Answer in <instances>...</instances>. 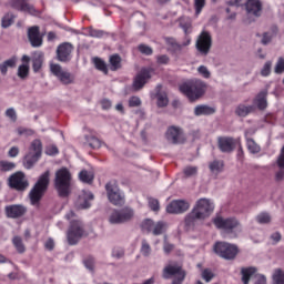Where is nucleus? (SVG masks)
I'll use <instances>...</instances> for the list:
<instances>
[{"label":"nucleus","mask_w":284,"mask_h":284,"mask_svg":"<svg viewBox=\"0 0 284 284\" xmlns=\"http://www.w3.org/2000/svg\"><path fill=\"white\" fill-rule=\"evenodd\" d=\"M214 201L207 197L199 199L192 211L185 216V226L191 229L199 224V221H205L214 214Z\"/></svg>","instance_id":"nucleus-1"},{"label":"nucleus","mask_w":284,"mask_h":284,"mask_svg":"<svg viewBox=\"0 0 284 284\" xmlns=\"http://www.w3.org/2000/svg\"><path fill=\"white\" fill-rule=\"evenodd\" d=\"M205 82L201 80H191L182 83L179 87V90L191 101H196V99H201V97L205 94Z\"/></svg>","instance_id":"nucleus-2"},{"label":"nucleus","mask_w":284,"mask_h":284,"mask_svg":"<svg viewBox=\"0 0 284 284\" xmlns=\"http://www.w3.org/2000/svg\"><path fill=\"white\" fill-rule=\"evenodd\" d=\"M48 185H50V171H45L40 175L38 182L30 191L29 199L31 201V205H34L36 207L39 206V202L43 197V194H45Z\"/></svg>","instance_id":"nucleus-3"},{"label":"nucleus","mask_w":284,"mask_h":284,"mask_svg":"<svg viewBox=\"0 0 284 284\" xmlns=\"http://www.w3.org/2000/svg\"><path fill=\"white\" fill-rule=\"evenodd\" d=\"M213 223L217 230H223L226 234L236 236L243 232V227L236 217L215 216Z\"/></svg>","instance_id":"nucleus-4"},{"label":"nucleus","mask_w":284,"mask_h":284,"mask_svg":"<svg viewBox=\"0 0 284 284\" xmlns=\"http://www.w3.org/2000/svg\"><path fill=\"white\" fill-rule=\"evenodd\" d=\"M71 181L72 175L68 169L62 168L55 172L54 185L60 196H68L70 194Z\"/></svg>","instance_id":"nucleus-5"},{"label":"nucleus","mask_w":284,"mask_h":284,"mask_svg":"<svg viewBox=\"0 0 284 284\" xmlns=\"http://www.w3.org/2000/svg\"><path fill=\"white\" fill-rule=\"evenodd\" d=\"M227 6L231 8H245L248 17H258L263 12V2L261 0H230Z\"/></svg>","instance_id":"nucleus-6"},{"label":"nucleus","mask_w":284,"mask_h":284,"mask_svg":"<svg viewBox=\"0 0 284 284\" xmlns=\"http://www.w3.org/2000/svg\"><path fill=\"white\" fill-rule=\"evenodd\" d=\"M214 252L225 261H234L239 254V246L227 242H217L214 245Z\"/></svg>","instance_id":"nucleus-7"},{"label":"nucleus","mask_w":284,"mask_h":284,"mask_svg":"<svg viewBox=\"0 0 284 284\" xmlns=\"http://www.w3.org/2000/svg\"><path fill=\"white\" fill-rule=\"evenodd\" d=\"M134 219V210L131 207H123L121 210H114L109 216V222L112 225H121V223H128Z\"/></svg>","instance_id":"nucleus-8"},{"label":"nucleus","mask_w":284,"mask_h":284,"mask_svg":"<svg viewBox=\"0 0 284 284\" xmlns=\"http://www.w3.org/2000/svg\"><path fill=\"white\" fill-rule=\"evenodd\" d=\"M142 232L146 234H153V236H161L168 230V223L163 221L154 222L153 220L146 219L141 224Z\"/></svg>","instance_id":"nucleus-9"},{"label":"nucleus","mask_w":284,"mask_h":284,"mask_svg":"<svg viewBox=\"0 0 284 284\" xmlns=\"http://www.w3.org/2000/svg\"><path fill=\"white\" fill-rule=\"evenodd\" d=\"M195 48L202 57H207L212 50V34L207 31H202L196 39Z\"/></svg>","instance_id":"nucleus-10"},{"label":"nucleus","mask_w":284,"mask_h":284,"mask_svg":"<svg viewBox=\"0 0 284 284\" xmlns=\"http://www.w3.org/2000/svg\"><path fill=\"white\" fill-rule=\"evenodd\" d=\"M50 70L63 85H72L77 79L74 74L65 69H62L60 64H51Z\"/></svg>","instance_id":"nucleus-11"},{"label":"nucleus","mask_w":284,"mask_h":284,"mask_svg":"<svg viewBox=\"0 0 284 284\" xmlns=\"http://www.w3.org/2000/svg\"><path fill=\"white\" fill-rule=\"evenodd\" d=\"M108 199L113 205H123L124 195L119 190L116 182H109L105 185Z\"/></svg>","instance_id":"nucleus-12"},{"label":"nucleus","mask_w":284,"mask_h":284,"mask_svg":"<svg viewBox=\"0 0 284 284\" xmlns=\"http://www.w3.org/2000/svg\"><path fill=\"white\" fill-rule=\"evenodd\" d=\"M42 150H43V146L41 145L40 140H34L31 143L30 151L24 156L26 162L29 165V168H32V165H34V163H37V161H39V159H41Z\"/></svg>","instance_id":"nucleus-13"},{"label":"nucleus","mask_w":284,"mask_h":284,"mask_svg":"<svg viewBox=\"0 0 284 284\" xmlns=\"http://www.w3.org/2000/svg\"><path fill=\"white\" fill-rule=\"evenodd\" d=\"M81 236H83V224L81 223V221L71 222L70 229L68 231L69 244L77 245Z\"/></svg>","instance_id":"nucleus-14"},{"label":"nucleus","mask_w":284,"mask_h":284,"mask_svg":"<svg viewBox=\"0 0 284 284\" xmlns=\"http://www.w3.org/2000/svg\"><path fill=\"white\" fill-rule=\"evenodd\" d=\"M29 0H9L10 8L18 10L19 12H24L26 14H31L37 17L39 12L34 9V6L28 3Z\"/></svg>","instance_id":"nucleus-15"},{"label":"nucleus","mask_w":284,"mask_h":284,"mask_svg":"<svg viewBox=\"0 0 284 284\" xmlns=\"http://www.w3.org/2000/svg\"><path fill=\"white\" fill-rule=\"evenodd\" d=\"M9 185L10 187H13V190L23 192V190L28 189L29 183L23 172H17L9 178Z\"/></svg>","instance_id":"nucleus-16"},{"label":"nucleus","mask_w":284,"mask_h":284,"mask_svg":"<svg viewBox=\"0 0 284 284\" xmlns=\"http://www.w3.org/2000/svg\"><path fill=\"white\" fill-rule=\"evenodd\" d=\"M190 210V202L186 200H173L166 205L168 214H183Z\"/></svg>","instance_id":"nucleus-17"},{"label":"nucleus","mask_w":284,"mask_h":284,"mask_svg":"<svg viewBox=\"0 0 284 284\" xmlns=\"http://www.w3.org/2000/svg\"><path fill=\"white\" fill-rule=\"evenodd\" d=\"M150 79H152V70L142 69L133 80V90L138 92V90H141Z\"/></svg>","instance_id":"nucleus-18"},{"label":"nucleus","mask_w":284,"mask_h":284,"mask_svg":"<svg viewBox=\"0 0 284 284\" xmlns=\"http://www.w3.org/2000/svg\"><path fill=\"white\" fill-rule=\"evenodd\" d=\"M166 139L170 143L179 144L185 143V133H183V129L179 126H171L166 131Z\"/></svg>","instance_id":"nucleus-19"},{"label":"nucleus","mask_w":284,"mask_h":284,"mask_svg":"<svg viewBox=\"0 0 284 284\" xmlns=\"http://www.w3.org/2000/svg\"><path fill=\"white\" fill-rule=\"evenodd\" d=\"M241 143L239 139L234 138H219V148L221 152H234L236 144Z\"/></svg>","instance_id":"nucleus-20"},{"label":"nucleus","mask_w":284,"mask_h":284,"mask_svg":"<svg viewBox=\"0 0 284 284\" xmlns=\"http://www.w3.org/2000/svg\"><path fill=\"white\" fill-rule=\"evenodd\" d=\"M72 45L68 42L60 44L57 50L58 59L62 62L70 61V54H72Z\"/></svg>","instance_id":"nucleus-21"},{"label":"nucleus","mask_w":284,"mask_h":284,"mask_svg":"<svg viewBox=\"0 0 284 284\" xmlns=\"http://www.w3.org/2000/svg\"><path fill=\"white\" fill-rule=\"evenodd\" d=\"M28 37L33 48H40V45H42L43 39L41 38V33H39V27L30 28L28 31Z\"/></svg>","instance_id":"nucleus-22"},{"label":"nucleus","mask_w":284,"mask_h":284,"mask_svg":"<svg viewBox=\"0 0 284 284\" xmlns=\"http://www.w3.org/2000/svg\"><path fill=\"white\" fill-rule=\"evenodd\" d=\"M90 201H94V194L90 191H83L78 199V207L81 210H88V207H90Z\"/></svg>","instance_id":"nucleus-23"},{"label":"nucleus","mask_w":284,"mask_h":284,"mask_svg":"<svg viewBox=\"0 0 284 284\" xmlns=\"http://www.w3.org/2000/svg\"><path fill=\"white\" fill-rule=\"evenodd\" d=\"M6 212L9 219H19L26 214V207L23 205H10L6 207Z\"/></svg>","instance_id":"nucleus-24"},{"label":"nucleus","mask_w":284,"mask_h":284,"mask_svg":"<svg viewBox=\"0 0 284 284\" xmlns=\"http://www.w3.org/2000/svg\"><path fill=\"white\" fill-rule=\"evenodd\" d=\"M165 45L169 50V52H181L183 50V45L181 43L176 42L174 38H164Z\"/></svg>","instance_id":"nucleus-25"},{"label":"nucleus","mask_w":284,"mask_h":284,"mask_svg":"<svg viewBox=\"0 0 284 284\" xmlns=\"http://www.w3.org/2000/svg\"><path fill=\"white\" fill-rule=\"evenodd\" d=\"M256 272H257V270L254 266L243 267L241 270L242 283L250 284V280L252 278V276H254L256 274Z\"/></svg>","instance_id":"nucleus-26"},{"label":"nucleus","mask_w":284,"mask_h":284,"mask_svg":"<svg viewBox=\"0 0 284 284\" xmlns=\"http://www.w3.org/2000/svg\"><path fill=\"white\" fill-rule=\"evenodd\" d=\"M214 112H215L214 108L205 104L197 105L194 109L195 116H207L210 114H214Z\"/></svg>","instance_id":"nucleus-27"},{"label":"nucleus","mask_w":284,"mask_h":284,"mask_svg":"<svg viewBox=\"0 0 284 284\" xmlns=\"http://www.w3.org/2000/svg\"><path fill=\"white\" fill-rule=\"evenodd\" d=\"M254 104L257 105L260 110H265L267 108V91H262L255 98Z\"/></svg>","instance_id":"nucleus-28"},{"label":"nucleus","mask_w":284,"mask_h":284,"mask_svg":"<svg viewBox=\"0 0 284 284\" xmlns=\"http://www.w3.org/2000/svg\"><path fill=\"white\" fill-rule=\"evenodd\" d=\"M32 63L33 72H39V70H41L43 67V53L36 52L32 58Z\"/></svg>","instance_id":"nucleus-29"},{"label":"nucleus","mask_w":284,"mask_h":284,"mask_svg":"<svg viewBox=\"0 0 284 284\" xmlns=\"http://www.w3.org/2000/svg\"><path fill=\"white\" fill-rule=\"evenodd\" d=\"M180 28H182L184 34L192 33V19L187 17H182L180 19Z\"/></svg>","instance_id":"nucleus-30"},{"label":"nucleus","mask_w":284,"mask_h":284,"mask_svg":"<svg viewBox=\"0 0 284 284\" xmlns=\"http://www.w3.org/2000/svg\"><path fill=\"white\" fill-rule=\"evenodd\" d=\"M209 168L214 176H219L223 172V161L215 160L210 163Z\"/></svg>","instance_id":"nucleus-31"},{"label":"nucleus","mask_w":284,"mask_h":284,"mask_svg":"<svg viewBox=\"0 0 284 284\" xmlns=\"http://www.w3.org/2000/svg\"><path fill=\"white\" fill-rule=\"evenodd\" d=\"M253 110L254 105L240 104L235 110V114H237V116H247V114H252Z\"/></svg>","instance_id":"nucleus-32"},{"label":"nucleus","mask_w":284,"mask_h":284,"mask_svg":"<svg viewBox=\"0 0 284 284\" xmlns=\"http://www.w3.org/2000/svg\"><path fill=\"white\" fill-rule=\"evenodd\" d=\"M255 221L260 223V225H267V223L272 222V215L267 212H262L256 215Z\"/></svg>","instance_id":"nucleus-33"},{"label":"nucleus","mask_w":284,"mask_h":284,"mask_svg":"<svg viewBox=\"0 0 284 284\" xmlns=\"http://www.w3.org/2000/svg\"><path fill=\"white\" fill-rule=\"evenodd\" d=\"M273 283L284 284V271L282 268H275L272 274Z\"/></svg>","instance_id":"nucleus-34"},{"label":"nucleus","mask_w":284,"mask_h":284,"mask_svg":"<svg viewBox=\"0 0 284 284\" xmlns=\"http://www.w3.org/2000/svg\"><path fill=\"white\" fill-rule=\"evenodd\" d=\"M79 179L82 181V183H91L94 181V173L92 171L83 170L80 172Z\"/></svg>","instance_id":"nucleus-35"},{"label":"nucleus","mask_w":284,"mask_h":284,"mask_svg":"<svg viewBox=\"0 0 284 284\" xmlns=\"http://www.w3.org/2000/svg\"><path fill=\"white\" fill-rule=\"evenodd\" d=\"M246 146L251 154H258V152H261V146L250 138H246Z\"/></svg>","instance_id":"nucleus-36"},{"label":"nucleus","mask_w":284,"mask_h":284,"mask_svg":"<svg viewBox=\"0 0 284 284\" xmlns=\"http://www.w3.org/2000/svg\"><path fill=\"white\" fill-rule=\"evenodd\" d=\"M14 65H17V59H14V58H11V59L4 61L2 64H0L1 74H7L8 68H14Z\"/></svg>","instance_id":"nucleus-37"},{"label":"nucleus","mask_w":284,"mask_h":284,"mask_svg":"<svg viewBox=\"0 0 284 284\" xmlns=\"http://www.w3.org/2000/svg\"><path fill=\"white\" fill-rule=\"evenodd\" d=\"M14 23V14L12 13H7L2 17L1 20V27L2 28H10Z\"/></svg>","instance_id":"nucleus-38"},{"label":"nucleus","mask_w":284,"mask_h":284,"mask_svg":"<svg viewBox=\"0 0 284 284\" xmlns=\"http://www.w3.org/2000/svg\"><path fill=\"white\" fill-rule=\"evenodd\" d=\"M92 62L94 63L97 70H100L101 72H104V74H108V65H105V62L101 58H93Z\"/></svg>","instance_id":"nucleus-39"},{"label":"nucleus","mask_w":284,"mask_h":284,"mask_svg":"<svg viewBox=\"0 0 284 284\" xmlns=\"http://www.w3.org/2000/svg\"><path fill=\"white\" fill-rule=\"evenodd\" d=\"M111 70H119L121 68V57L113 54L110 57Z\"/></svg>","instance_id":"nucleus-40"},{"label":"nucleus","mask_w":284,"mask_h":284,"mask_svg":"<svg viewBox=\"0 0 284 284\" xmlns=\"http://www.w3.org/2000/svg\"><path fill=\"white\" fill-rule=\"evenodd\" d=\"M13 245L20 254H23V252H26V246L23 245V241L21 240V237H13Z\"/></svg>","instance_id":"nucleus-41"},{"label":"nucleus","mask_w":284,"mask_h":284,"mask_svg":"<svg viewBox=\"0 0 284 284\" xmlns=\"http://www.w3.org/2000/svg\"><path fill=\"white\" fill-rule=\"evenodd\" d=\"M170 103L166 93H158V105L159 108H165Z\"/></svg>","instance_id":"nucleus-42"},{"label":"nucleus","mask_w":284,"mask_h":284,"mask_svg":"<svg viewBox=\"0 0 284 284\" xmlns=\"http://www.w3.org/2000/svg\"><path fill=\"white\" fill-rule=\"evenodd\" d=\"M30 72V65L29 64H22L18 68V77L20 79H26Z\"/></svg>","instance_id":"nucleus-43"},{"label":"nucleus","mask_w":284,"mask_h":284,"mask_svg":"<svg viewBox=\"0 0 284 284\" xmlns=\"http://www.w3.org/2000/svg\"><path fill=\"white\" fill-rule=\"evenodd\" d=\"M205 8V0H194L195 17H199Z\"/></svg>","instance_id":"nucleus-44"},{"label":"nucleus","mask_w":284,"mask_h":284,"mask_svg":"<svg viewBox=\"0 0 284 284\" xmlns=\"http://www.w3.org/2000/svg\"><path fill=\"white\" fill-rule=\"evenodd\" d=\"M141 254L142 256H150L152 254V247L150 246V243L148 241H142V246H141Z\"/></svg>","instance_id":"nucleus-45"},{"label":"nucleus","mask_w":284,"mask_h":284,"mask_svg":"<svg viewBox=\"0 0 284 284\" xmlns=\"http://www.w3.org/2000/svg\"><path fill=\"white\" fill-rule=\"evenodd\" d=\"M202 278L203 281H205V283H210V281L214 278V272H212V270L210 268H205L204 271H202Z\"/></svg>","instance_id":"nucleus-46"},{"label":"nucleus","mask_w":284,"mask_h":284,"mask_svg":"<svg viewBox=\"0 0 284 284\" xmlns=\"http://www.w3.org/2000/svg\"><path fill=\"white\" fill-rule=\"evenodd\" d=\"M0 170L2 172H10V170H14V163L8 161L0 162Z\"/></svg>","instance_id":"nucleus-47"},{"label":"nucleus","mask_w":284,"mask_h":284,"mask_svg":"<svg viewBox=\"0 0 284 284\" xmlns=\"http://www.w3.org/2000/svg\"><path fill=\"white\" fill-rule=\"evenodd\" d=\"M274 72H275V74H283V72H284V59L283 58H278V60L275 64Z\"/></svg>","instance_id":"nucleus-48"},{"label":"nucleus","mask_w":284,"mask_h":284,"mask_svg":"<svg viewBox=\"0 0 284 284\" xmlns=\"http://www.w3.org/2000/svg\"><path fill=\"white\" fill-rule=\"evenodd\" d=\"M272 72V61H267L265 62V64L263 65L262 70H261V74L263 77H270Z\"/></svg>","instance_id":"nucleus-49"},{"label":"nucleus","mask_w":284,"mask_h":284,"mask_svg":"<svg viewBox=\"0 0 284 284\" xmlns=\"http://www.w3.org/2000/svg\"><path fill=\"white\" fill-rule=\"evenodd\" d=\"M88 143H89L90 148H93V150L101 148V140L97 139L95 136L89 138Z\"/></svg>","instance_id":"nucleus-50"},{"label":"nucleus","mask_w":284,"mask_h":284,"mask_svg":"<svg viewBox=\"0 0 284 284\" xmlns=\"http://www.w3.org/2000/svg\"><path fill=\"white\" fill-rule=\"evenodd\" d=\"M197 72L199 74H201V77H203L204 79H210V77H212V73H210V70L207 69V67L205 65H200L197 68Z\"/></svg>","instance_id":"nucleus-51"},{"label":"nucleus","mask_w":284,"mask_h":284,"mask_svg":"<svg viewBox=\"0 0 284 284\" xmlns=\"http://www.w3.org/2000/svg\"><path fill=\"white\" fill-rule=\"evenodd\" d=\"M84 266L89 272H94V257H87L84 260Z\"/></svg>","instance_id":"nucleus-52"},{"label":"nucleus","mask_w":284,"mask_h":284,"mask_svg":"<svg viewBox=\"0 0 284 284\" xmlns=\"http://www.w3.org/2000/svg\"><path fill=\"white\" fill-rule=\"evenodd\" d=\"M196 172H199V169L196 166L184 168L185 176H195Z\"/></svg>","instance_id":"nucleus-53"},{"label":"nucleus","mask_w":284,"mask_h":284,"mask_svg":"<svg viewBox=\"0 0 284 284\" xmlns=\"http://www.w3.org/2000/svg\"><path fill=\"white\" fill-rule=\"evenodd\" d=\"M125 252L121 247H114L112 251L113 258H123Z\"/></svg>","instance_id":"nucleus-54"},{"label":"nucleus","mask_w":284,"mask_h":284,"mask_svg":"<svg viewBox=\"0 0 284 284\" xmlns=\"http://www.w3.org/2000/svg\"><path fill=\"white\" fill-rule=\"evenodd\" d=\"M141 105V98L139 97H131L129 99V106L130 108H139Z\"/></svg>","instance_id":"nucleus-55"},{"label":"nucleus","mask_w":284,"mask_h":284,"mask_svg":"<svg viewBox=\"0 0 284 284\" xmlns=\"http://www.w3.org/2000/svg\"><path fill=\"white\" fill-rule=\"evenodd\" d=\"M149 207H151V210H152L153 212H159V209H160V206H159V200L153 199V197H150V199H149Z\"/></svg>","instance_id":"nucleus-56"},{"label":"nucleus","mask_w":284,"mask_h":284,"mask_svg":"<svg viewBox=\"0 0 284 284\" xmlns=\"http://www.w3.org/2000/svg\"><path fill=\"white\" fill-rule=\"evenodd\" d=\"M156 61L160 65H168L170 63V57L166 54L158 55Z\"/></svg>","instance_id":"nucleus-57"},{"label":"nucleus","mask_w":284,"mask_h":284,"mask_svg":"<svg viewBox=\"0 0 284 284\" xmlns=\"http://www.w3.org/2000/svg\"><path fill=\"white\" fill-rule=\"evenodd\" d=\"M139 51L142 54H146V57H150V54H152V48H150L149 45H145V44H140L139 45Z\"/></svg>","instance_id":"nucleus-58"},{"label":"nucleus","mask_w":284,"mask_h":284,"mask_svg":"<svg viewBox=\"0 0 284 284\" xmlns=\"http://www.w3.org/2000/svg\"><path fill=\"white\" fill-rule=\"evenodd\" d=\"M17 133L20 136H30L33 132H32V130H29V129H26V128H18Z\"/></svg>","instance_id":"nucleus-59"},{"label":"nucleus","mask_w":284,"mask_h":284,"mask_svg":"<svg viewBox=\"0 0 284 284\" xmlns=\"http://www.w3.org/2000/svg\"><path fill=\"white\" fill-rule=\"evenodd\" d=\"M45 154H48L49 156H54V154H59V149H57V146L54 145H49L45 149Z\"/></svg>","instance_id":"nucleus-60"},{"label":"nucleus","mask_w":284,"mask_h":284,"mask_svg":"<svg viewBox=\"0 0 284 284\" xmlns=\"http://www.w3.org/2000/svg\"><path fill=\"white\" fill-rule=\"evenodd\" d=\"M6 115L11 120V121H17V111H14L13 108H10L6 111Z\"/></svg>","instance_id":"nucleus-61"},{"label":"nucleus","mask_w":284,"mask_h":284,"mask_svg":"<svg viewBox=\"0 0 284 284\" xmlns=\"http://www.w3.org/2000/svg\"><path fill=\"white\" fill-rule=\"evenodd\" d=\"M89 34H90V37H94L95 39H101V37H103V31L90 29Z\"/></svg>","instance_id":"nucleus-62"},{"label":"nucleus","mask_w":284,"mask_h":284,"mask_svg":"<svg viewBox=\"0 0 284 284\" xmlns=\"http://www.w3.org/2000/svg\"><path fill=\"white\" fill-rule=\"evenodd\" d=\"M273 38H274V34H272L270 32L264 33L263 38H262L263 45H267V43H270V41H272Z\"/></svg>","instance_id":"nucleus-63"},{"label":"nucleus","mask_w":284,"mask_h":284,"mask_svg":"<svg viewBox=\"0 0 284 284\" xmlns=\"http://www.w3.org/2000/svg\"><path fill=\"white\" fill-rule=\"evenodd\" d=\"M254 284H267V277H265L263 274H257Z\"/></svg>","instance_id":"nucleus-64"}]
</instances>
